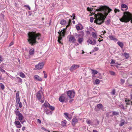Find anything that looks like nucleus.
<instances>
[{
    "instance_id": "nucleus-1",
    "label": "nucleus",
    "mask_w": 132,
    "mask_h": 132,
    "mask_svg": "<svg viewBox=\"0 0 132 132\" xmlns=\"http://www.w3.org/2000/svg\"><path fill=\"white\" fill-rule=\"evenodd\" d=\"M96 10L98 12L103 11L106 15V16H105L103 14L101 13H98L99 16L95 20L94 22L96 24L101 25L104 22L106 16H107L108 13L112 11V10L109 7L106 6L105 7L102 6L99 8L98 9Z\"/></svg>"
},
{
    "instance_id": "nucleus-2",
    "label": "nucleus",
    "mask_w": 132,
    "mask_h": 132,
    "mask_svg": "<svg viewBox=\"0 0 132 132\" xmlns=\"http://www.w3.org/2000/svg\"><path fill=\"white\" fill-rule=\"evenodd\" d=\"M28 35V41L31 45H34L36 43H38L37 39L40 41L43 40L41 34L39 33H36L35 31L29 32Z\"/></svg>"
},
{
    "instance_id": "nucleus-3",
    "label": "nucleus",
    "mask_w": 132,
    "mask_h": 132,
    "mask_svg": "<svg viewBox=\"0 0 132 132\" xmlns=\"http://www.w3.org/2000/svg\"><path fill=\"white\" fill-rule=\"evenodd\" d=\"M120 21L122 22H127L131 20L132 23V15L129 12H125L122 17L120 19Z\"/></svg>"
},
{
    "instance_id": "nucleus-4",
    "label": "nucleus",
    "mask_w": 132,
    "mask_h": 132,
    "mask_svg": "<svg viewBox=\"0 0 132 132\" xmlns=\"http://www.w3.org/2000/svg\"><path fill=\"white\" fill-rule=\"evenodd\" d=\"M66 28L65 29H64L62 31L61 30L60 32H58V34H59V36L58 37L57 41L59 43L62 44H63V43H62L61 41L62 40V37H64L65 36L66 32Z\"/></svg>"
},
{
    "instance_id": "nucleus-5",
    "label": "nucleus",
    "mask_w": 132,
    "mask_h": 132,
    "mask_svg": "<svg viewBox=\"0 0 132 132\" xmlns=\"http://www.w3.org/2000/svg\"><path fill=\"white\" fill-rule=\"evenodd\" d=\"M67 94L68 97L71 99L74 98L75 93L74 90H69L67 92Z\"/></svg>"
},
{
    "instance_id": "nucleus-6",
    "label": "nucleus",
    "mask_w": 132,
    "mask_h": 132,
    "mask_svg": "<svg viewBox=\"0 0 132 132\" xmlns=\"http://www.w3.org/2000/svg\"><path fill=\"white\" fill-rule=\"evenodd\" d=\"M80 65L76 64H73L70 68V71L72 72L73 71L79 68L80 67Z\"/></svg>"
},
{
    "instance_id": "nucleus-7",
    "label": "nucleus",
    "mask_w": 132,
    "mask_h": 132,
    "mask_svg": "<svg viewBox=\"0 0 132 132\" xmlns=\"http://www.w3.org/2000/svg\"><path fill=\"white\" fill-rule=\"evenodd\" d=\"M42 93L43 92L41 90H40L37 92L36 96L38 100L41 99L42 97Z\"/></svg>"
},
{
    "instance_id": "nucleus-8",
    "label": "nucleus",
    "mask_w": 132,
    "mask_h": 132,
    "mask_svg": "<svg viewBox=\"0 0 132 132\" xmlns=\"http://www.w3.org/2000/svg\"><path fill=\"white\" fill-rule=\"evenodd\" d=\"M69 41L71 43H75L76 39L73 36L70 35L69 38Z\"/></svg>"
},
{
    "instance_id": "nucleus-9",
    "label": "nucleus",
    "mask_w": 132,
    "mask_h": 132,
    "mask_svg": "<svg viewBox=\"0 0 132 132\" xmlns=\"http://www.w3.org/2000/svg\"><path fill=\"white\" fill-rule=\"evenodd\" d=\"M19 92L18 91L16 94V103L17 105L19 104L20 101L19 96Z\"/></svg>"
},
{
    "instance_id": "nucleus-10",
    "label": "nucleus",
    "mask_w": 132,
    "mask_h": 132,
    "mask_svg": "<svg viewBox=\"0 0 132 132\" xmlns=\"http://www.w3.org/2000/svg\"><path fill=\"white\" fill-rule=\"evenodd\" d=\"M44 66V64L43 63H39L38 65L35 66L36 68L38 69H42Z\"/></svg>"
},
{
    "instance_id": "nucleus-11",
    "label": "nucleus",
    "mask_w": 132,
    "mask_h": 132,
    "mask_svg": "<svg viewBox=\"0 0 132 132\" xmlns=\"http://www.w3.org/2000/svg\"><path fill=\"white\" fill-rule=\"evenodd\" d=\"M14 123L18 128H19L21 127V125L19 121L15 120Z\"/></svg>"
},
{
    "instance_id": "nucleus-12",
    "label": "nucleus",
    "mask_w": 132,
    "mask_h": 132,
    "mask_svg": "<svg viewBox=\"0 0 132 132\" xmlns=\"http://www.w3.org/2000/svg\"><path fill=\"white\" fill-rule=\"evenodd\" d=\"M128 9V7L125 4H122L121 5V10L122 11H126Z\"/></svg>"
},
{
    "instance_id": "nucleus-13",
    "label": "nucleus",
    "mask_w": 132,
    "mask_h": 132,
    "mask_svg": "<svg viewBox=\"0 0 132 132\" xmlns=\"http://www.w3.org/2000/svg\"><path fill=\"white\" fill-rule=\"evenodd\" d=\"M78 120L76 118H73L71 122L72 126H74L75 124L78 122Z\"/></svg>"
},
{
    "instance_id": "nucleus-14",
    "label": "nucleus",
    "mask_w": 132,
    "mask_h": 132,
    "mask_svg": "<svg viewBox=\"0 0 132 132\" xmlns=\"http://www.w3.org/2000/svg\"><path fill=\"white\" fill-rule=\"evenodd\" d=\"M65 97L63 96H60L59 99V101L61 102H65Z\"/></svg>"
},
{
    "instance_id": "nucleus-15",
    "label": "nucleus",
    "mask_w": 132,
    "mask_h": 132,
    "mask_svg": "<svg viewBox=\"0 0 132 132\" xmlns=\"http://www.w3.org/2000/svg\"><path fill=\"white\" fill-rule=\"evenodd\" d=\"M81 34H78L77 33H75L74 34V36L75 37H80V36H81V37H83L84 35V32L82 31H81Z\"/></svg>"
},
{
    "instance_id": "nucleus-16",
    "label": "nucleus",
    "mask_w": 132,
    "mask_h": 132,
    "mask_svg": "<svg viewBox=\"0 0 132 132\" xmlns=\"http://www.w3.org/2000/svg\"><path fill=\"white\" fill-rule=\"evenodd\" d=\"M18 117V119L19 121L22 120L24 118L22 114L21 113L18 114L17 116Z\"/></svg>"
},
{
    "instance_id": "nucleus-17",
    "label": "nucleus",
    "mask_w": 132,
    "mask_h": 132,
    "mask_svg": "<svg viewBox=\"0 0 132 132\" xmlns=\"http://www.w3.org/2000/svg\"><path fill=\"white\" fill-rule=\"evenodd\" d=\"M34 78L35 79L38 81H42V79L37 75H35L34 76Z\"/></svg>"
},
{
    "instance_id": "nucleus-18",
    "label": "nucleus",
    "mask_w": 132,
    "mask_h": 132,
    "mask_svg": "<svg viewBox=\"0 0 132 132\" xmlns=\"http://www.w3.org/2000/svg\"><path fill=\"white\" fill-rule=\"evenodd\" d=\"M83 41V37H81V36L79 37L78 39V41L80 44H81Z\"/></svg>"
},
{
    "instance_id": "nucleus-19",
    "label": "nucleus",
    "mask_w": 132,
    "mask_h": 132,
    "mask_svg": "<svg viewBox=\"0 0 132 132\" xmlns=\"http://www.w3.org/2000/svg\"><path fill=\"white\" fill-rule=\"evenodd\" d=\"M131 100L127 98H126L125 102H126V104L127 105H130L131 103Z\"/></svg>"
},
{
    "instance_id": "nucleus-20",
    "label": "nucleus",
    "mask_w": 132,
    "mask_h": 132,
    "mask_svg": "<svg viewBox=\"0 0 132 132\" xmlns=\"http://www.w3.org/2000/svg\"><path fill=\"white\" fill-rule=\"evenodd\" d=\"M117 44L121 48H123V44L122 43L119 41L117 42Z\"/></svg>"
},
{
    "instance_id": "nucleus-21",
    "label": "nucleus",
    "mask_w": 132,
    "mask_h": 132,
    "mask_svg": "<svg viewBox=\"0 0 132 132\" xmlns=\"http://www.w3.org/2000/svg\"><path fill=\"white\" fill-rule=\"evenodd\" d=\"M66 23V21L65 20L62 19L60 21V23L62 25H64Z\"/></svg>"
},
{
    "instance_id": "nucleus-22",
    "label": "nucleus",
    "mask_w": 132,
    "mask_h": 132,
    "mask_svg": "<svg viewBox=\"0 0 132 132\" xmlns=\"http://www.w3.org/2000/svg\"><path fill=\"white\" fill-rule=\"evenodd\" d=\"M45 111L46 112V113L47 114H52V112L51 111H50L49 110H47V109H45Z\"/></svg>"
},
{
    "instance_id": "nucleus-23",
    "label": "nucleus",
    "mask_w": 132,
    "mask_h": 132,
    "mask_svg": "<svg viewBox=\"0 0 132 132\" xmlns=\"http://www.w3.org/2000/svg\"><path fill=\"white\" fill-rule=\"evenodd\" d=\"M34 52V48L31 49L29 51V54L31 55H33Z\"/></svg>"
},
{
    "instance_id": "nucleus-24",
    "label": "nucleus",
    "mask_w": 132,
    "mask_h": 132,
    "mask_svg": "<svg viewBox=\"0 0 132 132\" xmlns=\"http://www.w3.org/2000/svg\"><path fill=\"white\" fill-rule=\"evenodd\" d=\"M67 122L65 120H64L61 122L62 125L63 126H66V124Z\"/></svg>"
},
{
    "instance_id": "nucleus-25",
    "label": "nucleus",
    "mask_w": 132,
    "mask_h": 132,
    "mask_svg": "<svg viewBox=\"0 0 132 132\" xmlns=\"http://www.w3.org/2000/svg\"><path fill=\"white\" fill-rule=\"evenodd\" d=\"M92 37L95 38H97V34L94 32H92Z\"/></svg>"
},
{
    "instance_id": "nucleus-26",
    "label": "nucleus",
    "mask_w": 132,
    "mask_h": 132,
    "mask_svg": "<svg viewBox=\"0 0 132 132\" xmlns=\"http://www.w3.org/2000/svg\"><path fill=\"white\" fill-rule=\"evenodd\" d=\"M112 113V116H117L119 114V113L118 112L113 111Z\"/></svg>"
},
{
    "instance_id": "nucleus-27",
    "label": "nucleus",
    "mask_w": 132,
    "mask_h": 132,
    "mask_svg": "<svg viewBox=\"0 0 132 132\" xmlns=\"http://www.w3.org/2000/svg\"><path fill=\"white\" fill-rule=\"evenodd\" d=\"M111 40H116L117 39L116 38H114L113 36L112 35H110L108 37Z\"/></svg>"
},
{
    "instance_id": "nucleus-28",
    "label": "nucleus",
    "mask_w": 132,
    "mask_h": 132,
    "mask_svg": "<svg viewBox=\"0 0 132 132\" xmlns=\"http://www.w3.org/2000/svg\"><path fill=\"white\" fill-rule=\"evenodd\" d=\"M96 107L98 109H101L102 108L103 105L102 104H99L97 105Z\"/></svg>"
},
{
    "instance_id": "nucleus-29",
    "label": "nucleus",
    "mask_w": 132,
    "mask_h": 132,
    "mask_svg": "<svg viewBox=\"0 0 132 132\" xmlns=\"http://www.w3.org/2000/svg\"><path fill=\"white\" fill-rule=\"evenodd\" d=\"M16 78L17 80L19 82L21 83H22V79L21 78L18 77H17Z\"/></svg>"
},
{
    "instance_id": "nucleus-30",
    "label": "nucleus",
    "mask_w": 132,
    "mask_h": 132,
    "mask_svg": "<svg viewBox=\"0 0 132 132\" xmlns=\"http://www.w3.org/2000/svg\"><path fill=\"white\" fill-rule=\"evenodd\" d=\"M87 42L88 43H89L93 45V41L90 39H88L87 40Z\"/></svg>"
},
{
    "instance_id": "nucleus-31",
    "label": "nucleus",
    "mask_w": 132,
    "mask_h": 132,
    "mask_svg": "<svg viewBox=\"0 0 132 132\" xmlns=\"http://www.w3.org/2000/svg\"><path fill=\"white\" fill-rule=\"evenodd\" d=\"M92 73L94 75H95L97 74L98 73V72L96 70H94L92 69Z\"/></svg>"
},
{
    "instance_id": "nucleus-32",
    "label": "nucleus",
    "mask_w": 132,
    "mask_h": 132,
    "mask_svg": "<svg viewBox=\"0 0 132 132\" xmlns=\"http://www.w3.org/2000/svg\"><path fill=\"white\" fill-rule=\"evenodd\" d=\"M14 113L17 116L18 115V114L21 113H20V111H18L16 110H15Z\"/></svg>"
},
{
    "instance_id": "nucleus-33",
    "label": "nucleus",
    "mask_w": 132,
    "mask_h": 132,
    "mask_svg": "<svg viewBox=\"0 0 132 132\" xmlns=\"http://www.w3.org/2000/svg\"><path fill=\"white\" fill-rule=\"evenodd\" d=\"M48 108L49 109H50L52 111H53L54 110V108L49 104L48 105Z\"/></svg>"
},
{
    "instance_id": "nucleus-34",
    "label": "nucleus",
    "mask_w": 132,
    "mask_h": 132,
    "mask_svg": "<svg viewBox=\"0 0 132 132\" xmlns=\"http://www.w3.org/2000/svg\"><path fill=\"white\" fill-rule=\"evenodd\" d=\"M110 19H109L106 21L105 23L106 25H109L110 23Z\"/></svg>"
},
{
    "instance_id": "nucleus-35",
    "label": "nucleus",
    "mask_w": 132,
    "mask_h": 132,
    "mask_svg": "<svg viewBox=\"0 0 132 132\" xmlns=\"http://www.w3.org/2000/svg\"><path fill=\"white\" fill-rule=\"evenodd\" d=\"M0 86L1 89L3 90L4 88V86L2 83H0Z\"/></svg>"
},
{
    "instance_id": "nucleus-36",
    "label": "nucleus",
    "mask_w": 132,
    "mask_h": 132,
    "mask_svg": "<svg viewBox=\"0 0 132 132\" xmlns=\"http://www.w3.org/2000/svg\"><path fill=\"white\" fill-rule=\"evenodd\" d=\"M95 82L96 84H98L100 82V80L98 79H96L95 80Z\"/></svg>"
},
{
    "instance_id": "nucleus-37",
    "label": "nucleus",
    "mask_w": 132,
    "mask_h": 132,
    "mask_svg": "<svg viewBox=\"0 0 132 132\" xmlns=\"http://www.w3.org/2000/svg\"><path fill=\"white\" fill-rule=\"evenodd\" d=\"M71 20L70 19L69 20L68 24L67 25V26H66V29L67 28V27H69V25L71 24Z\"/></svg>"
},
{
    "instance_id": "nucleus-38",
    "label": "nucleus",
    "mask_w": 132,
    "mask_h": 132,
    "mask_svg": "<svg viewBox=\"0 0 132 132\" xmlns=\"http://www.w3.org/2000/svg\"><path fill=\"white\" fill-rule=\"evenodd\" d=\"M125 54V56L126 59H128L129 58V54H128L126 53H124Z\"/></svg>"
},
{
    "instance_id": "nucleus-39",
    "label": "nucleus",
    "mask_w": 132,
    "mask_h": 132,
    "mask_svg": "<svg viewBox=\"0 0 132 132\" xmlns=\"http://www.w3.org/2000/svg\"><path fill=\"white\" fill-rule=\"evenodd\" d=\"M87 11H93V8H90L89 7H87Z\"/></svg>"
},
{
    "instance_id": "nucleus-40",
    "label": "nucleus",
    "mask_w": 132,
    "mask_h": 132,
    "mask_svg": "<svg viewBox=\"0 0 132 132\" xmlns=\"http://www.w3.org/2000/svg\"><path fill=\"white\" fill-rule=\"evenodd\" d=\"M116 93V91L114 89H113L112 90V92H111V93L113 95H114Z\"/></svg>"
},
{
    "instance_id": "nucleus-41",
    "label": "nucleus",
    "mask_w": 132,
    "mask_h": 132,
    "mask_svg": "<svg viewBox=\"0 0 132 132\" xmlns=\"http://www.w3.org/2000/svg\"><path fill=\"white\" fill-rule=\"evenodd\" d=\"M110 74L112 75H114L115 74V73L114 72H113L112 71H109Z\"/></svg>"
},
{
    "instance_id": "nucleus-42",
    "label": "nucleus",
    "mask_w": 132,
    "mask_h": 132,
    "mask_svg": "<svg viewBox=\"0 0 132 132\" xmlns=\"http://www.w3.org/2000/svg\"><path fill=\"white\" fill-rule=\"evenodd\" d=\"M48 104L49 105L50 104L48 102H45L44 104V105L45 107L47 108L48 107Z\"/></svg>"
},
{
    "instance_id": "nucleus-43",
    "label": "nucleus",
    "mask_w": 132,
    "mask_h": 132,
    "mask_svg": "<svg viewBox=\"0 0 132 132\" xmlns=\"http://www.w3.org/2000/svg\"><path fill=\"white\" fill-rule=\"evenodd\" d=\"M20 77H22L24 78L25 77V75L22 72H21L20 73Z\"/></svg>"
},
{
    "instance_id": "nucleus-44",
    "label": "nucleus",
    "mask_w": 132,
    "mask_h": 132,
    "mask_svg": "<svg viewBox=\"0 0 132 132\" xmlns=\"http://www.w3.org/2000/svg\"><path fill=\"white\" fill-rule=\"evenodd\" d=\"M76 29L78 31L80 29V27L79 26L76 25Z\"/></svg>"
},
{
    "instance_id": "nucleus-45",
    "label": "nucleus",
    "mask_w": 132,
    "mask_h": 132,
    "mask_svg": "<svg viewBox=\"0 0 132 132\" xmlns=\"http://www.w3.org/2000/svg\"><path fill=\"white\" fill-rule=\"evenodd\" d=\"M86 122L87 123V124L88 125H91V121L90 120H86Z\"/></svg>"
},
{
    "instance_id": "nucleus-46",
    "label": "nucleus",
    "mask_w": 132,
    "mask_h": 132,
    "mask_svg": "<svg viewBox=\"0 0 132 132\" xmlns=\"http://www.w3.org/2000/svg\"><path fill=\"white\" fill-rule=\"evenodd\" d=\"M94 18L93 17H90V20L91 22H93V21Z\"/></svg>"
},
{
    "instance_id": "nucleus-47",
    "label": "nucleus",
    "mask_w": 132,
    "mask_h": 132,
    "mask_svg": "<svg viewBox=\"0 0 132 132\" xmlns=\"http://www.w3.org/2000/svg\"><path fill=\"white\" fill-rule=\"evenodd\" d=\"M120 10L117 9H115L114 11L115 13H116L117 12H119L120 11Z\"/></svg>"
},
{
    "instance_id": "nucleus-48",
    "label": "nucleus",
    "mask_w": 132,
    "mask_h": 132,
    "mask_svg": "<svg viewBox=\"0 0 132 132\" xmlns=\"http://www.w3.org/2000/svg\"><path fill=\"white\" fill-rule=\"evenodd\" d=\"M24 7H27L29 10H31V9L29 6L28 5H24Z\"/></svg>"
},
{
    "instance_id": "nucleus-49",
    "label": "nucleus",
    "mask_w": 132,
    "mask_h": 132,
    "mask_svg": "<svg viewBox=\"0 0 132 132\" xmlns=\"http://www.w3.org/2000/svg\"><path fill=\"white\" fill-rule=\"evenodd\" d=\"M93 45H95L96 43V40L95 39H93Z\"/></svg>"
},
{
    "instance_id": "nucleus-50",
    "label": "nucleus",
    "mask_w": 132,
    "mask_h": 132,
    "mask_svg": "<svg viewBox=\"0 0 132 132\" xmlns=\"http://www.w3.org/2000/svg\"><path fill=\"white\" fill-rule=\"evenodd\" d=\"M120 81L123 84L125 82V80L123 79H121Z\"/></svg>"
},
{
    "instance_id": "nucleus-51",
    "label": "nucleus",
    "mask_w": 132,
    "mask_h": 132,
    "mask_svg": "<svg viewBox=\"0 0 132 132\" xmlns=\"http://www.w3.org/2000/svg\"><path fill=\"white\" fill-rule=\"evenodd\" d=\"M0 70L2 72H5V71L4 70L2 69V68H1V67H0Z\"/></svg>"
},
{
    "instance_id": "nucleus-52",
    "label": "nucleus",
    "mask_w": 132,
    "mask_h": 132,
    "mask_svg": "<svg viewBox=\"0 0 132 132\" xmlns=\"http://www.w3.org/2000/svg\"><path fill=\"white\" fill-rule=\"evenodd\" d=\"M124 122H122L120 123V124L119 125V126H122L124 125Z\"/></svg>"
},
{
    "instance_id": "nucleus-53",
    "label": "nucleus",
    "mask_w": 132,
    "mask_h": 132,
    "mask_svg": "<svg viewBox=\"0 0 132 132\" xmlns=\"http://www.w3.org/2000/svg\"><path fill=\"white\" fill-rule=\"evenodd\" d=\"M64 114L65 115L66 117V118H67V117H68V113H64Z\"/></svg>"
},
{
    "instance_id": "nucleus-54",
    "label": "nucleus",
    "mask_w": 132,
    "mask_h": 132,
    "mask_svg": "<svg viewBox=\"0 0 132 132\" xmlns=\"http://www.w3.org/2000/svg\"><path fill=\"white\" fill-rule=\"evenodd\" d=\"M75 14L74 13H73L72 15V16H73V18H72V20H73L75 19Z\"/></svg>"
},
{
    "instance_id": "nucleus-55",
    "label": "nucleus",
    "mask_w": 132,
    "mask_h": 132,
    "mask_svg": "<svg viewBox=\"0 0 132 132\" xmlns=\"http://www.w3.org/2000/svg\"><path fill=\"white\" fill-rule=\"evenodd\" d=\"M111 64H115V61L114 60H112V61L110 63Z\"/></svg>"
},
{
    "instance_id": "nucleus-56",
    "label": "nucleus",
    "mask_w": 132,
    "mask_h": 132,
    "mask_svg": "<svg viewBox=\"0 0 132 132\" xmlns=\"http://www.w3.org/2000/svg\"><path fill=\"white\" fill-rule=\"evenodd\" d=\"M19 106L20 108H21L22 107V103L21 102H20L19 103Z\"/></svg>"
},
{
    "instance_id": "nucleus-57",
    "label": "nucleus",
    "mask_w": 132,
    "mask_h": 132,
    "mask_svg": "<svg viewBox=\"0 0 132 132\" xmlns=\"http://www.w3.org/2000/svg\"><path fill=\"white\" fill-rule=\"evenodd\" d=\"M94 49L95 51H97L98 50L99 48L98 47H95L94 48Z\"/></svg>"
},
{
    "instance_id": "nucleus-58",
    "label": "nucleus",
    "mask_w": 132,
    "mask_h": 132,
    "mask_svg": "<svg viewBox=\"0 0 132 132\" xmlns=\"http://www.w3.org/2000/svg\"><path fill=\"white\" fill-rule=\"evenodd\" d=\"M3 61V58H2V56L0 55V61L2 62Z\"/></svg>"
},
{
    "instance_id": "nucleus-59",
    "label": "nucleus",
    "mask_w": 132,
    "mask_h": 132,
    "mask_svg": "<svg viewBox=\"0 0 132 132\" xmlns=\"http://www.w3.org/2000/svg\"><path fill=\"white\" fill-rule=\"evenodd\" d=\"M42 129L45 131H48V130H47L46 129H45V128H43H43H42Z\"/></svg>"
},
{
    "instance_id": "nucleus-60",
    "label": "nucleus",
    "mask_w": 132,
    "mask_h": 132,
    "mask_svg": "<svg viewBox=\"0 0 132 132\" xmlns=\"http://www.w3.org/2000/svg\"><path fill=\"white\" fill-rule=\"evenodd\" d=\"M28 13L29 14V15L30 16L31 14V11H29L28 12Z\"/></svg>"
},
{
    "instance_id": "nucleus-61",
    "label": "nucleus",
    "mask_w": 132,
    "mask_h": 132,
    "mask_svg": "<svg viewBox=\"0 0 132 132\" xmlns=\"http://www.w3.org/2000/svg\"><path fill=\"white\" fill-rule=\"evenodd\" d=\"M37 122H38L39 123H41V121L39 119H37Z\"/></svg>"
},
{
    "instance_id": "nucleus-62",
    "label": "nucleus",
    "mask_w": 132,
    "mask_h": 132,
    "mask_svg": "<svg viewBox=\"0 0 132 132\" xmlns=\"http://www.w3.org/2000/svg\"><path fill=\"white\" fill-rule=\"evenodd\" d=\"M21 122V123L22 124H23V123L25 122V120H24L23 121H22V120H21V121H20Z\"/></svg>"
},
{
    "instance_id": "nucleus-63",
    "label": "nucleus",
    "mask_w": 132,
    "mask_h": 132,
    "mask_svg": "<svg viewBox=\"0 0 132 132\" xmlns=\"http://www.w3.org/2000/svg\"><path fill=\"white\" fill-rule=\"evenodd\" d=\"M13 44V43L12 42H11L9 45V46H11V45H12Z\"/></svg>"
},
{
    "instance_id": "nucleus-64",
    "label": "nucleus",
    "mask_w": 132,
    "mask_h": 132,
    "mask_svg": "<svg viewBox=\"0 0 132 132\" xmlns=\"http://www.w3.org/2000/svg\"><path fill=\"white\" fill-rule=\"evenodd\" d=\"M26 129V127H23L22 128V130L23 131H24Z\"/></svg>"
}]
</instances>
